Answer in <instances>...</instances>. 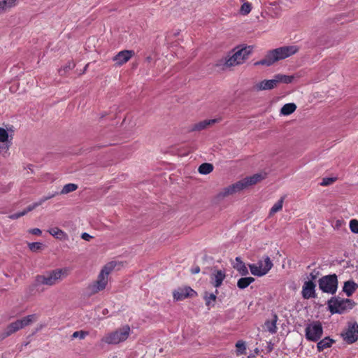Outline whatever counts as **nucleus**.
I'll list each match as a JSON object with an SVG mask.
<instances>
[{
  "instance_id": "obj_1",
  "label": "nucleus",
  "mask_w": 358,
  "mask_h": 358,
  "mask_svg": "<svg viewBox=\"0 0 358 358\" xmlns=\"http://www.w3.org/2000/svg\"><path fill=\"white\" fill-rule=\"evenodd\" d=\"M265 177L266 173H256L252 176L246 177L243 180L224 188L217 194V199L221 200L226 196L241 192L249 186L255 185L258 182L264 179Z\"/></svg>"
},
{
  "instance_id": "obj_2",
  "label": "nucleus",
  "mask_w": 358,
  "mask_h": 358,
  "mask_svg": "<svg viewBox=\"0 0 358 358\" xmlns=\"http://www.w3.org/2000/svg\"><path fill=\"white\" fill-rule=\"evenodd\" d=\"M298 50L299 48L295 45L282 46L273 49L268 51L264 59L256 62L255 65L271 66L275 62L284 59L294 55L298 52Z\"/></svg>"
},
{
  "instance_id": "obj_3",
  "label": "nucleus",
  "mask_w": 358,
  "mask_h": 358,
  "mask_svg": "<svg viewBox=\"0 0 358 358\" xmlns=\"http://www.w3.org/2000/svg\"><path fill=\"white\" fill-rule=\"evenodd\" d=\"M66 268H57L37 275L35 278V284L38 285L53 286L58 284L64 278L67 276Z\"/></svg>"
},
{
  "instance_id": "obj_4",
  "label": "nucleus",
  "mask_w": 358,
  "mask_h": 358,
  "mask_svg": "<svg viewBox=\"0 0 358 358\" xmlns=\"http://www.w3.org/2000/svg\"><path fill=\"white\" fill-rule=\"evenodd\" d=\"M131 334V328L128 324L122 326L116 330L104 335L101 342L108 345H117L125 341Z\"/></svg>"
},
{
  "instance_id": "obj_5",
  "label": "nucleus",
  "mask_w": 358,
  "mask_h": 358,
  "mask_svg": "<svg viewBox=\"0 0 358 358\" xmlns=\"http://www.w3.org/2000/svg\"><path fill=\"white\" fill-rule=\"evenodd\" d=\"M38 319V316L36 314L29 315L26 317L20 320H17L16 321L9 324L3 330L1 334L2 338H5L20 329L31 324L32 322L36 321Z\"/></svg>"
},
{
  "instance_id": "obj_6",
  "label": "nucleus",
  "mask_w": 358,
  "mask_h": 358,
  "mask_svg": "<svg viewBox=\"0 0 358 358\" xmlns=\"http://www.w3.org/2000/svg\"><path fill=\"white\" fill-rule=\"evenodd\" d=\"M231 56L225 59L224 65L227 67L239 65L248 59L252 51V46H245L241 48H236Z\"/></svg>"
},
{
  "instance_id": "obj_7",
  "label": "nucleus",
  "mask_w": 358,
  "mask_h": 358,
  "mask_svg": "<svg viewBox=\"0 0 358 358\" xmlns=\"http://www.w3.org/2000/svg\"><path fill=\"white\" fill-rule=\"evenodd\" d=\"M327 303L329 310L332 314H342L346 310L352 309L355 304L351 299H343L338 297H331Z\"/></svg>"
},
{
  "instance_id": "obj_8",
  "label": "nucleus",
  "mask_w": 358,
  "mask_h": 358,
  "mask_svg": "<svg viewBox=\"0 0 358 358\" xmlns=\"http://www.w3.org/2000/svg\"><path fill=\"white\" fill-rule=\"evenodd\" d=\"M338 285V277L335 273L322 276L318 280L320 289L322 290V292L329 294H336Z\"/></svg>"
},
{
  "instance_id": "obj_9",
  "label": "nucleus",
  "mask_w": 358,
  "mask_h": 358,
  "mask_svg": "<svg viewBox=\"0 0 358 358\" xmlns=\"http://www.w3.org/2000/svg\"><path fill=\"white\" fill-rule=\"evenodd\" d=\"M273 266L269 257L266 256L263 260H260L256 264H249V268L253 275L261 277L267 274Z\"/></svg>"
},
{
  "instance_id": "obj_10",
  "label": "nucleus",
  "mask_w": 358,
  "mask_h": 358,
  "mask_svg": "<svg viewBox=\"0 0 358 358\" xmlns=\"http://www.w3.org/2000/svg\"><path fill=\"white\" fill-rule=\"evenodd\" d=\"M306 338L308 341L317 342L322 336L323 328L320 321H315L308 324L305 329Z\"/></svg>"
},
{
  "instance_id": "obj_11",
  "label": "nucleus",
  "mask_w": 358,
  "mask_h": 358,
  "mask_svg": "<svg viewBox=\"0 0 358 358\" xmlns=\"http://www.w3.org/2000/svg\"><path fill=\"white\" fill-rule=\"evenodd\" d=\"M343 340L348 344H352L358 340V324L349 322L345 331L341 334Z\"/></svg>"
},
{
  "instance_id": "obj_12",
  "label": "nucleus",
  "mask_w": 358,
  "mask_h": 358,
  "mask_svg": "<svg viewBox=\"0 0 358 358\" xmlns=\"http://www.w3.org/2000/svg\"><path fill=\"white\" fill-rule=\"evenodd\" d=\"M108 279L103 276L102 274H99L96 280L88 285L87 290L89 294L92 295L103 290L108 284Z\"/></svg>"
},
{
  "instance_id": "obj_13",
  "label": "nucleus",
  "mask_w": 358,
  "mask_h": 358,
  "mask_svg": "<svg viewBox=\"0 0 358 358\" xmlns=\"http://www.w3.org/2000/svg\"><path fill=\"white\" fill-rule=\"evenodd\" d=\"M196 292L189 287L179 288L173 292V298L176 301H181L188 297H193Z\"/></svg>"
},
{
  "instance_id": "obj_14",
  "label": "nucleus",
  "mask_w": 358,
  "mask_h": 358,
  "mask_svg": "<svg viewBox=\"0 0 358 358\" xmlns=\"http://www.w3.org/2000/svg\"><path fill=\"white\" fill-rule=\"evenodd\" d=\"M315 287L316 285L312 280L306 281L301 291L303 298L305 299L315 298Z\"/></svg>"
},
{
  "instance_id": "obj_15",
  "label": "nucleus",
  "mask_w": 358,
  "mask_h": 358,
  "mask_svg": "<svg viewBox=\"0 0 358 358\" xmlns=\"http://www.w3.org/2000/svg\"><path fill=\"white\" fill-rule=\"evenodd\" d=\"M276 87L275 78H273L271 80H264L255 83L252 87V90L256 92H259L263 90H271Z\"/></svg>"
},
{
  "instance_id": "obj_16",
  "label": "nucleus",
  "mask_w": 358,
  "mask_h": 358,
  "mask_svg": "<svg viewBox=\"0 0 358 358\" xmlns=\"http://www.w3.org/2000/svg\"><path fill=\"white\" fill-rule=\"evenodd\" d=\"M134 52L131 50H122L118 52L114 58L113 61L115 62V64L118 66H121L123 64L126 63L129 60V59L132 57Z\"/></svg>"
},
{
  "instance_id": "obj_17",
  "label": "nucleus",
  "mask_w": 358,
  "mask_h": 358,
  "mask_svg": "<svg viewBox=\"0 0 358 358\" xmlns=\"http://www.w3.org/2000/svg\"><path fill=\"white\" fill-rule=\"evenodd\" d=\"M226 277L225 273L221 270L215 271L210 275L211 283L215 287H219L222 284Z\"/></svg>"
},
{
  "instance_id": "obj_18",
  "label": "nucleus",
  "mask_w": 358,
  "mask_h": 358,
  "mask_svg": "<svg viewBox=\"0 0 358 358\" xmlns=\"http://www.w3.org/2000/svg\"><path fill=\"white\" fill-rule=\"evenodd\" d=\"M217 122V120L212 119V120H205L203 121H201L199 122L195 123L192 125L189 131H201L205 129H206L210 125H212L213 124Z\"/></svg>"
},
{
  "instance_id": "obj_19",
  "label": "nucleus",
  "mask_w": 358,
  "mask_h": 358,
  "mask_svg": "<svg viewBox=\"0 0 358 358\" xmlns=\"http://www.w3.org/2000/svg\"><path fill=\"white\" fill-rule=\"evenodd\" d=\"M335 341L330 337L327 336L318 341L317 343V349L318 352H322L327 348H329L335 343Z\"/></svg>"
},
{
  "instance_id": "obj_20",
  "label": "nucleus",
  "mask_w": 358,
  "mask_h": 358,
  "mask_svg": "<svg viewBox=\"0 0 358 358\" xmlns=\"http://www.w3.org/2000/svg\"><path fill=\"white\" fill-rule=\"evenodd\" d=\"M234 264V268L239 272L241 275H247L248 274V270L245 264L243 262L241 257H237Z\"/></svg>"
},
{
  "instance_id": "obj_21",
  "label": "nucleus",
  "mask_w": 358,
  "mask_h": 358,
  "mask_svg": "<svg viewBox=\"0 0 358 358\" xmlns=\"http://www.w3.org/2000/svg\"><path fill=\"white\" fill-rule=\"evenodd\" d=\"M8 138L9 135L8 131L5 129L0 127V142L6 143L5 146H0V149L5 152H7L10 144Z\"/></svg>"
},
{
  "instance_id": "obj_22",
  "label": "nucleus",
  "mask_w": 358,
  "mask_h": 358,
  "mask_svg": "<svg viewBox=\"0 0 358 358\" xmlns=\"http://www.w3.org/2000/svg\"><path fill=\"white\" fill-rule=\"evenodd\" d=\"M357 287L358 285L354 281L348 280L345 282L343 291L348 296H350L355 292Z\"/></svg>"
},
{
  "instance_id": "obj_23",
  "label": "nucleus",
  "mask_w": 358,
  "mask_h": 358,
  "mask_svg": "<svg viewBox=\"0 0 358 358\" xmlns=\"http://www.w3.org/2000/svg\"><path fill=\"white\" fill-rule=\"evenodd\" d=\"M17 3V0H0V13L7 12Z\"/></svg>"
},
{
  "instance_id": "obj_24",
  "label": "nucleus",
  "mask_w": 358,
  "mask_h": 358,
  "mask_svg": "<svg viewBox=\"0 0 358 358\" xmlns=\"http://www.w3.org/2000/svg\"><path fill=\"white\" fill-rule=\"evenodd\" d=\"M48 232L55 238L59 240H66L68 238L67 234L57 227L51 228L48 230Z\"/></svg>"
},
{
  "instance_id": "obj_25",
  "label": "nucleus",
  "mask_w": 358,
  "mask_h": 358,
  "mask_svg": "<svg viewBox=\"0 0 358 358\" xmlns=\"http://www.w3.org/2000/svg\"><path fill=\"white\" fill-rule=\"evenodd\" d=\"M274 78L276 83V86H278L279 83H291L294 80V76L278 73L274 76Z\"/></svg>"
},
{
  "instance_id": "obj_26",
  "label": "nucleus",
  "mask_w": 358,
  "mask_h": 358,
  "mask_svg": "<svg viewBox=\"0 0 358 358\" xmlns=\"http://www.w3.org/2000/svg\"><path fill=\"white\" fill-rule=\"evenodd\" d=\"M296 109V106L294 103L285 104L280 109V113L283 115H289L293 113Z\"/></svg>"
},
{
  "instance_id": "obj_27",
  "label": "nucleus",
  "mask_w": 358,
  "mask_h": 358,
  "mask_svg": "<svg viewBox=\"0 0 358 358\" xmlns=\"http://www.w3.org/2000/svg\"><path fill=\"white\" fill-rule=\"evenodd\" d=\"M57 194H58V192H55L53 194H49L47 196H45L42 197L38 201L34 202L32 204H31L30 205V208H29V210H34V209H35L38 206L42 205L47 200H49V199L53 198L54 196H55Z\"/></svg>"
},
{
  "instance_id": "obj_28",
  "label": "nucleus",
  "mask_w": 358,
  "mask_h": 358,
  "mask_svg": "<svg viewBox=\"0 0 358 358\" xmlns=\"http://www.w3.org/2000/svg\"><path fill=\"white\" fill-rule=\"evenodd\" d=\"M254 281L255 278L252 277L241 278L237 282V287L240 289H245L248 287Z\"/></svg>"
},
{
  "instance_id": "obj_29",
  "label": "nucleus",
  "mask_w": 358,
  "mask_h": 358,
  "mask_svg": "<svg viewBox=\"0 0 358 358\" xmlns=\"http://www.w3.org/2000/svg\"><path fill=\"white\" fill-rule=\"evenodd\" d=\"M218 293V291L216 289L215 290V293H210V294H208V292H206L205 293V295H204V299H205V301H206V305L208 307H210V306H214L215 305V301L217 299V294Z\"/></svg>"
},
{
  "instance_id": "obj_30",
  "label": "nucleus",
  "mask_w": 358,
  "mask_h": 358,
  "mask_svg": "<svg viewBox=\"0 0 358 358\" xmlns=\"http://www.w3.org/2000/svg\"><path fill=\"white\" fill-rule=\"evenodd\" d=\"M213 170V164H210V163H203L202 164H201L199 167V172L201 173V174H203V175H206V174H208L210 173H211Z\"/></svg>"
},
{
  "instance_id": "obj_31",
  "label": "nucleus",
  "mask_w": 358,
  "mask_h": 358,
  "mask_svg": "<svg viewBox=\"0 0 358 358\" xmlns=\"http://www.w3.org/2000/svg\"><path fill=\"white\" fill-rule=\"evenodd\" d=\"M115 266V264L113 262H110V263L107 264L101 269L99 274H102L103 276H104L107 279H108V275L112 272V271L114 269Z\"/></svg>"
},
{
  "instance_id": "obj_32",
  "label": "nucleus",
  "mask_w": 358,
  "mask_h": 358,
  "mask_svg": "<svg viewBox=\"0 0 358 358\" xmlns=\"http://www.w3.org/2000/svg\"><path fill=\"white\" fill-rule=\"evenodd\" d=\"M78 189V185L73 183H69L65 185L62 191L60 192L61 194H66L70 192H72Z\"/></svg>"
},
{
  "instance_id": "obj_33",
  "label": "nucleus",
  "mask_w": 358,
  "mask_h": 358,
  "mask_svg": "<svg viewBox=\"0 0 358 358\" xmlns=\"http://www.w3.org/2000/svg\"><path fill=\"white\" fill-rule=\"evenodd\" d=\"M276 320L277 316L275 315V320L272 321H267L265 323L267 330L271 334H275L277 331Z\"/></svg>"
},
{
  "instance_id": "obj_34",
  "label": "nucleus",
  "mask_w": 358,
  "mask_h": 358,
  "mask_svg": "<svg viewBox=\"0 0 358 358\" xmlns=\"http://www.w3.org/2000/svg\"><path fill=\"white\" fill-rule=\"evenodd\" d=\"M236 354L237 355H245L246 354V345L245 343L243 341H238L236 344Z\"/></svg>"
},
{
  "instance_id": "obj_35",
  "label": "nucleus",
  "mask_w": 358,
  "mask_h": 358,
  "mask_svg": "<svg viewBox=\"0 0 358 358\" xmlns=\"http://www.w3.org/2000/svg\"><path fill=\"white\" fill-rule=\"evenodd\" d=\"M283 198H281L279 201H278L271 208L270 210V215L275 214V213L280 211L282 208L283 203Z\"/></svg>"
},
{
  "instance_id": "obj_36",
  "label": "nucleus",
  "mask_w": 358,
  "mask_h": 358,
  "mask_svg": "<svg viewBox=\"0 0 358 358\" xmlns=\"http://www.w3.org/2000/svg\"><path fill=\"white\" fill-rule=\"evenodd\" d=\"M76 64L73 62H69L63 68L59 69V73L60 76H65L66 73L75 67Z\"/></svg>"
},
{
  "instance_id": "obj_37",
  "label": "nucleus",
  "mask_w": 358,
  "mask_h": 358,
  "mask_svg": "<svg viewBox=\"0 0 358 358\" xmlns=\"http://www.w3.org/2000/svg\"><path fill=\"white\" fill-rule=\"evenodd\" d=\"M29 208H30V205L28 206L23 211L10 215L8 216V217L11 220H17V219L20 218V217L25 215L27 213L31 211L32 210H29Z\"/></svg>"
},
{
  "instance_id": "obj_38",
  "label": "nucleus",
  "mask_w": 358,
  "mask_h": 358,
  "mask_svg": "<svg viewBox=\"0 0 358 358\" xmlns=\"http://www.w3.org/2000/svg\"><path fill=\"white\" fill-rule=\"evenodd\" d=\"M251 9H252L251 3L245 1L241 6L240 12L242 15H245L250 13Z\"/></svg>"
},
{
  "instance_id": "obj_39",
  "label": "nucleus",
  "mask_w": 358,
  "mask_h": 358,
  "mask_svg": "<svg viewBox=\"0 0 358 358\" xmlns=\"http://www.w3.org/2000/svg\"><path fill=\"white\" fill-rule=\"evenodd\" d=\"M29 248L32 252H38L42 248V243L39 242H35V243H30L28 244Z\"/></svg>"
},
{
  "instance_id": "obj_40",
  "label": "nucleus",
  "mask_w": 358,
  "mask_h": 358,
  "mask_svg": "<svg viewBox=\"0 0 358 358\" xmlns=\"http://www.w3.org/2000/svg\"><path fill=\"white\" fill-rule=\"evenodd\" d=\"M87 335H88L87 331H77L73 332V334H72V338H79L80 339H84L86 337V336H87Z\"/></svg>"
},
{
  "instance_id": "obj_41",
  "label": "nucleus",
  "mask_w": 358,
  "mask_h": 358,
  "mask_svg": "<svg viewBox=\"0 0 358 358\" xmlns=\"http://www.w3.org/2000/svg\"><path fill=\"white\" fill-rule=\"evenodd\" d=\"M350 229L352 232L355 234H358V220H352L350 221Z\"/></svg>"
},
{
  "instance_id": "obj_42",
  "label": "nucleus",
  "mask_w": 358,
  "mask_h": 358,
  "mask_svg": "<svg viewBox=\"0 0 358 358\" xmlns=\"http://www.w3.org/2000/svg\"><path fill=\"white\" fill-rule=\"evenodd\" d=\"M336 178H324L322 179L320 185L322 186H328L331 185L333 182L336 181Z\"/></svg>"
},
{
  "instance_id": "obj_43",
  "label": "nucleus",
  "mask_w": 358,
  "mask_h": 358,
  "mask_svg": "<svg viewBox=\"0 0 358 358\" xmlns=\"http://www.w3.org/2000/svg\"><path fill=\"white\" fill-rule=\"evenodd\" d=\"M320 274V272L317 270H313L310 273V280H315L317 276L319 275Z\"/></svg>"
},
{
  "instance_id": "obj_44",
  "label": "nucleus",
  "mask_w": 358,
  "mask_h": 358,
  "mask_svg": "<svg viewBox=\"0 0 358 358\" xmlns=\"http://www.w3.org/2000/svg\"><path fill=\"white\" fill-rule=\"evenodd\" d=\"M29 232L34 235L40 236L42 234V231L38 228H34L29 231Z\"/></svg>"
},
{
  "instance_id": "obj_45",
  "label": "nucleus",
  "mask_w": 358,
  "mask_h": 358,
  "mask_svg": "<svg viewBox=\"0 0 358 358\" xmlns=\"http://www.w3.org/2000/svg\"><path fill=\"white\" fill-rule=\"evenodd\" d=\"M81 238L83 239V240H85V241H90L92 236H90L89 234L85 232V233H83L82 235H81Z\"/></svg>"
},
{
  "instance_id": "obj_46",
  "label": "nucleus",
  "mask_w": 358,
  "mask_h": 358,
  "mask_svg": "<svg viewBox=\"0 0 358 358\" xmlns=\"http://www.w3.org/2000/svg\"><path fill=\"white\" fill-rule=\"evenodd\" d=\"M191 272L192 274H197L200 272V268L199 266H196L192 268Z\"/></svg>"
}]
</instances>
